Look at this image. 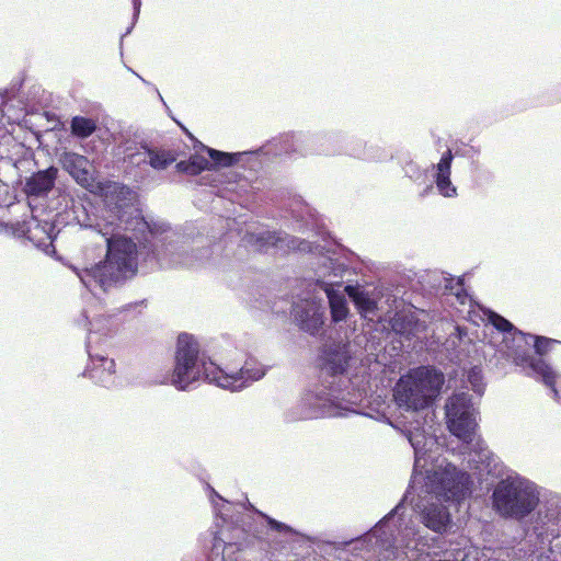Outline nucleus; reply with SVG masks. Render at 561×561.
<instances>
[{
  "mask_svg": "<svg viewBox=\"0 0 561 561\" xmlns=\"http://www.w3.org/2000/svg\"><path fill=\"white\" fill-rule=\"evenodd\" d=\"M437 481L436 493L446 501L460 502L469 492L471 483L467 472L458 471L455 467H447L434 473Z\"/></svg>",
  "mask_w": 561,
  "mask_h": 561,
  "instance_id": "7",
  "label": "nucleus"
},
{
  "mask_svg": "<svg viewBox=\"0 0 561 561\" xmlns=\"http://www.w3.org/2000/svg\"><path fill=\"white\" fill-rule=\"evenodd\" d=\"M552 343H557V341L546 337V336H535V345L534 346H535L536 353L539 355L546 354L549 351L550 345Z\"/></svg>",
  "mask_w": 561,
  "mask_h": 561,
  "instance_id": "24",
  "label": "nucleus"
},
{
  "mask_svg": "<svg viewBox=\"0 0 561 561\" xmlns=\"http://www.w3.org/2000/svg\"><path fill=\"white\" fill-rule=\"evenodd\" d=\"M294 317L298 327L311 335H317L324 324V309L316 301L306 300L296 305Z\"/></svg>",
  "mask_w": 561,
  "mask_h": 561,
  "instance_id": "9",
  "label": "nucleus"
},
{
  "mask_svg": "<svg viewBox=\"0 0 561 561\" xmlns=\"http://www.w3.org/2000/svg\"><path fill=\"white\" fill-rule=\"evenodd\" d=\"M64 169L82 186L92 182L90 161L87 157L76 152H65L61 157Z\"/></svg>",
  "mask_w": 561,
  "mask_h": 561,
  "instance_id": "10",
  "label": "nucleus"
},
{
  "mask_svg": "<svg viewBox=\"0 0 561 561\" xmlns=\"http://www.w3.org/2000/svg\"><path fill=\"white\" fill-rule=\"evenodd\" d=\"M248 375L249 370L243 367L228 370L213 362L199 360L198 341L188 333H181L176 341L173 370L161 382L186 390L193 382L204 379L225 389L238 390L245 386Z\"/></svg>",
  "mask_w": 561,
  "mask_h": 561,
  "instance_id": "1",
  "label": "nucleus"
},
{
  "mask_svg": "<svg viewBox=\"0 0 561 561\" xmlns=\"http://www.w3.org/2000/svg\"><path fill=\"white\" fill-rule=\"evenodd\" d=\"M96 128V122L84 116H75L70 123L71 134L79 138L90 137Z\"/></svg>",
  "mask_w": 561,
  "mask_h": 561,
  "instance_id": "19",
  "label": "nucleus"
},
{
  "mask_svg": "<svg viewBox=\"0 0 561 561\" xmlns=\"http://www.w3.org/2000/svg\"><path fill=\"white\" fill-rule=\"evenodd\" d=\"M468 379H469L470 383L472 385L473 391L479 394H482L483 393V385L481 383L482 376H481L480 371H477L476 368H473L469 373Z\"/></svg>",
  "mask_w": 561,
  "mask_h": 561,
  "instance_id": "25",
  "label": "nucleus"
},
{
  "mask_svg": "<svg viewBox=\"0 0 561 561\" xmlns=\"http://www.w3.org/2000/svg\"><path fill=\"white\" fill-rule=\"evenodd\" d=\"M149 158V165L154 170H165L178 159V153L173 150L150 148L148 145H141Z\"/></svg>",
  "mask_w": 561,
  "mask_h": 561,
  "instance_id": "16",
  "label": "nucleus"
},
{
  "mask_svg": "<svg viewBox=\"0 0 561 561\" xmlns=\"http://www.w3.org/2000/svg\"><path fill=\"white\" fill-rule=\"evenodd\" d=\"M90 357L92 366L84 371V375L92 379L95 383H106L115 374L114 359L99 355H90Z\"/></svg>",
  "mask_w": 561,
  "mask_h": 561,
  "instance_id": "13",
  "label": "nucleus"
},
{
  "mask_svg": "<svg viewBox=\"0 0 561 561\" xmlns=\"http://www.w3.org/2000/svg\"><path fill=\"white\" fill-rule=\"evenodd\" d=\"M136 272V243L128 238L117 237L107 239L104 261L82 268L78 275L85 285L95 284L107 290L133 277Z\"/></svg>",
  "mask_w": 561,
  "mask_h": 561,
  "instance_id": "2",
  "label": "nucleus"
},
{
  "mask_svg": "<svg viewBox=\"0 0 561 561\" xmlns=\"http://www.w3.org/2000/svg\"><path fill=\"white\" fill-rule=\"evenodd\" d=\"M453 158L451 150L448 149L443 153L436 165L435 183L439 194L444 197H454L457 195V188L450 181Z\"/></svg>",
  "mask_w": 561,
  "mask_h": 561,
  "instance_id": "12",
  "label": "nucleus"
},
{
  "mask_svg": "<svg viewBox=\"0 0 561 561\" xmlns=\"http://www.w3.org/2000/svg\"><path fill=\"white\" fill-rule=\"evenodd\" d=\"M129 192L130 191H129V188L126 185H122V184H115L114 185V193L124 195V194H129Z\"/></svg>",
  "mask_w": 561,
  "mask_h": 561,
  "instance_id": "26",
  "label": "nucleus"
},
{
  "mask_svg": "<svg viewBox=\"0 0 561 561\" xmlns=\"http://www.w3.org/2000/svg\"><path fill=\"white\" fill-rule=\"evenodd\" d=\"M445 410L449 432L465 443H471L477 427L471 397L465 392L455 393L448 398Z\"/></svg>",
  "mask_w": 561,
  "mask_h": 561,
  "instance_id": "5",
  "label": "nucleus"
},
{
  "mask_svg": "<svg viewBox=\"0 0 561 561\" xmlns=\"http://www.w3.org/2000/svg\"><path fill=\"white\" fill-rule=\"evenodd\" d=\"M205 149L216 167H231L238 161V158L234 154L222 152L209 147H205Z\"/></svg>",
  "mask_w": 561,
  "mask_h": 561,
  "instance_id": "21",
  "label": "nucleus"
},
{
  "mask_svg": "<svg viewBox=\"0 0 561 561\" xmlns=\"http://www.w3.org/2000/svg\"><path fill=\"white\" fill-rule=\"evenodd\" d=\"M352 356L347 344L324 345L319 357L320 367L331 376L343 375L348 366Z\"/></svg>",
  "mask_w": 561,
  "mask_h": 561,
  "instance_id": "8",
  "label": "nucleus"
},
{
  "mask_svg": "<svg viewBox=\"0 0 561 561\" xmlns=\"http://www.w3.org/2000/svg\"><path fill=\"white\" fill-rule=\"evenodd\" d=\"M176 170L188 175H198L205 170L211 169V163L203 156L192 154L188 160L176 163Z\"/></svg>",
  "mask_w": 561,
  "mask_h": 561,
  "instance_id": "18",
  "label": "nucleus"
},
{
  "mask_svg": "<svg viewBox=\"0 0 561 561\" xmlns=\"http://www.w3.org/2000/svg\"><path fill=\"white\" fill-rule=\"evenodd\" d=\"M259 514L266 520L267 525L270 526V528L272 530H275L277 533H283V534H289L293 531L290 526H288L282 522H278L262 512H260Z\"/></svg>",
  "mask_w": 561,
  "mask_h": 561,
  "instance_id": "23",
  "label": "nucleus"
},
{
  "mask_svg": "<svg viewBox=\"0 0 561 561\" xmlns=\"http://www.w3.org/2000/svg\"><path fill=\"white\" fill-rule=\"evenodd\" d=\"M345 291L359 310L370 311L374 309L375 302L369 298L367 293L358 290L356 287L351 285L345 287Z\"/></svg>",
  "mask_w": 561,
  "mask_h": 561,
  "instance_id": "20",
  "label": "nucleus"
},
{
  "mask_svg": "<svg viewBox=\"0 0 561 561\" xmlns=\"http://www.w3.org/2000/svg\"><path fill=\"white\" fill-rule=\"evenodd\" d=\"M488 320L500 332L510 333L512 331H517L507 319L494 311L490 312Z\"/></svg>",
  "mask_w": 561,
  "mask_h": 561,
  "instance_id": "22",
  "label": "nucleus"
},
{
  "mask_svg": "<svg viewBox=\"0 0 561 561\" xmlns=\"http://www.w3.org/2000/svg\"><path fill=\"white\" fill-rule=\"evenodd\" d=\"M323 290L329 299L332 321L337 323L345 320L348 314L345 297L336 293L329 284L324 285Z\"/></svg>",
  "mask_w": 561,
  "mask_h": 561,
  "instance_id": "17",
  "label": "nucleus"
},
{
  "mask_svg": "<svg viewBox=\"0 0 561 561\" xmlns=\"http://www.w3.org/2000/svg\"><path fill=\"white\" fill-rule=\"evenodd\" d=\"M243 241L255 251L263 252L268 248H277L285 252L305 250L309 243L282 231L247 232Z\"/></svg>",
  "mask_w": 561,
  "mask_h": 561,
  "instance_id": "6",
  "label": "nucleus"
},
{
  "mask_svg": "<svg viewBox=\"0 0 561 561\" xmlns=\"http://www.w3.org/2000/svg\"><path fill=\"white\" fill-rule=\"evenodd\" d=\"M423 523L436 533H444L450 523V514L445 506L432 504L423 512Z\"/></svg>",
  "mask_w": 561,
  "mask_h": 561,
  "instance_id": "14",
  "label": "nucleus"
},
{
  "mask_svg": "<svg viewBox=\"0 0 561 561\" xmlns=\"http://www.w3.org/2000/svg\"><path fill=\"white\" fill-rule=\"evenodd\" d=\"M522 362L526 363L534 373L539 375L543 381V383L550 387L554 394H558V390L556 389L557 382V374L552 369V367L546 363L542 358H534L530 356L522 357Z\"/></svg>",
  "mask_w": 561,
  "mask_h": 561,
  "instance_id": "15",
  "label": "nucleus"
},
{
  "mask_svg": "<svg viewBox=\"0 0 561 561\" xmlns=\"http://www.w3.org/2000/svg\"><path fill=\"white\" fill-rule=\"evenodd\" d=\"M57 175L58 169L55 167L33 173L25 182L26 195L37 197L48 194L55 185Z\"/></svg>",
  "mask_w": 561,
  "mask_h": 561,
  "instance_id": "11",
  "label": "nucleus"
},
{
  "mask_svg": "<svg viewBox=\"0 0 561 561\" xmlns=\"http://www.w3.org/2000/svg\"><path fill=\"white\" fill-rule=\"evenodd\" d=\"M494 510L504 517L524 518L538 505L534 489L519 479L501 480L492 494Z\"/></svg>",
  "mask_w": 561,
  "mask_h": 561,
  "instance_id": "4",
  "label": "nucleus"
},
{
  "mask_svg": "<svg viewBox=\"0 0 561 561\" xmlns=\"http://www.w3.org/2000/svg\"><path fill=\"white\" fill-rule=\"evenodd\" d=\"M444 381V375L435 368L427 366L412 368L396 382L394 402L407 411L424 410L438 397Z\"/></svg>",
  "mask_w": 561,
  "mask_h": 561,
  "instance_id": "3",
  "label": "nucleus"
}]
</instances>
